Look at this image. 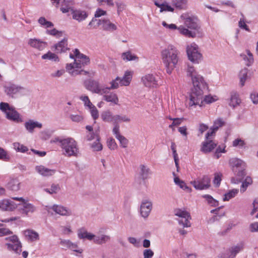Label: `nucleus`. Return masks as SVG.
I'll use <instances>...</instances> for the list:
<instances>
[{
  "instance_id": "obj_40",
  "label": "nucleus",
  "mask_w": 258,
  "mask_h": 258,
  "mask_svg": "<svg viewBox=\"0 0 258 258\" xmlns=\"http://www.w3.org/2000/svg\"><path fill=\"white\" fill-rule=\"evenodd\" d=\"M248 69L244 68L242 69L239 73V77L240 79V84L241 87L244 85L245 82L247 79Z\"/></svg>"
},
{
  "instance_id": "obj_21",
  "label": "nucleus",
  "mask_w": 258,
  "mask_h": 258,
  "mask_svg": "<svg viewBox=\"0 0 258 258\" xmlns=\"http://www.w3.org/2000/svg\"><path fill=\"white\" fill-rule=\"evenodd\" d=\"M142 81L147 87H156L157 85V81L152 74H147L142 78Z\"/></svg>"
},
{
  "instance_id": "obj_43",
  "label": "nucleus",
  "mask_w": 258,
  "mask_h": 258,
  "mask_svg": "<svg viewBox=\"0 0 258 258\" xmlns=\"http://www.w3.org/2000/svg\"><path fill=\"white\" fill-rule=\"evenodd\" d=\"M53 131H51L49 130H44L39 132V137L43 141H47L49 140L51 137Z\"/></svg>"
},
{
  "instance_id": "obj_26",
  "label": "nucleus",
  "mask_w": 258,
  "mask_h": 258,
  "mask_svg": "<svg viewBox=\"0 0 258 258\" xmlns=\"http://www.w3.org/2000/svg\"><path fill=\"white\" fill-rule=\"evenodd\" d=\"M79 59H75L74 62L72 63L77 69H81L82 67L87 65L89 63L90 59L85 55H80Z\"/></svg>"
},
{
  "instance_id": "obj_37",
  "label": "nucleus",
  "mask_w": 258,
  "mask_h": 258,
  "mask_svg": "<svg viewBox=\"0 0 258 258\" xmlns=\"http://www.w3.org/2000/svg\"><path fill=\"white\" fill-rule=\"evenodd\" d=\"M101 117L103 121L115 123V115L109 110L103 111L101 114Z\"/></svg>"
},
{
  "instance_id": "obj_11",
  "label": "nucleus",
  "mask_w": 258,
  "mask_h": 258,
  "mask_svg": "<svg viewBox=\"0 0 258 258\" xmlns=\"http://www.w3.org/2000/svg\"><path fill=\"white\" fill-rule=\"evenodd\" d=\"M175 215L181 219L178 220V223L183 227H189L190 226V223L189 221L191 219L189 213L185 211H182L180 209H177L175 211Z\"/></svg>"
},
{
  "instance_id": "obj_30",
  "label": "nucleus",
  "mask_w": 258,
  "mask_h": 258,
  "mask_svg": "<svg viewBox=\"0 0 258 258\" xmlns=\"http://www.w3.org/2000/svg\"><path fill=\"white\" fill-rule=\"evenodd\" d=\"M241 102L240 99L238 97V95L236 92H232L230 94V101L229 105L234 108L239 105Z\"/></svg>"
},
{
  "instance_id": "obj_5",
  "label": "nucleus",
  "mask_w": 258,
  "mask_h": 258,
  "mask_svg": "<svg viewBox=\"0 0 258 258\" xmlns=\"http://www.w3.org/2000/svg\"><path fill=\"white\" fill-rule=\"evenodd\" d=\"M225 121L222 118L216 119L213 123V125L210 128V130L206 135V141L203 143L202 145H217L216 143L213 140V138L215 136L216 132L218 129L225 125Z\"/></svg>"
},
{
  "instance_id": "obj_7",
  "label": "nucleus",
  "mask_w": 258,
  "mask_h": 258,
  "mask_svg": "<svg viewBox=\"0 0 258 258\" xmlns=\"http://www.w3.org/2000/svg\"><path fill=\"white\" fill-rule=\"evenodd\" d=\"M3 88L6 94L12 98H16L18 94L25 90L23 87L11 82L6 83Z\"/></svg>"
},
{
  "instance_id": "obj_41",
  "label": "nucleus",
  "mask_w": 258,
  "mask_h": 258,
  "mask_svg": "<svg viewBox=\"0 0 258 258\" xmlns=\"http://www.w3.org/2000/svg\"><path fill=\"white\" fill-rule=\"evenodd\" d=\"M216 100V99H215L213 98V97L211 96H205V97L204 98V94L203 95V98H202V102L200 104H197L194 105L192 106H190V104H189V108L192 109L193 108L196 107L197 106H199V107H202L203 105V102H206V103H211L212 102H215Z\"/></svg>"
},
{
  "instance_id": "obj_36",
  "label": "nucleus",
  "mask_w": 258,
  "mask_h": 258,
  "mask_svg": "<svg viewBox=\"0 0 258 258\" xmlns=\"http://www.w3.org/2000/svg\"><path fill=\"white\" fill-rule=\"evenodd\" d=\"M119 80L120 77H117L115 79L112 80L110 82V87H104V89H105V94L109 92V91L110 90H114L118 88L120 86L119 84ZM105 92V90L104 91Z\"/></svg>"
},
{
  "instance_id": "obj_25",
  "label": "nucleus",
  "mask_w": 258,
  "mask_h": 258,
  "mask_svg": "<svg viewBox=\"0 0 258 258\" xmlns=\"http://www.w3.org/2000/svg\"><path fill=\"white\" fill-rule=\"evenodd\" d=\"M62 152L67 156H77L79 152L77 146H62Z\"/></svg>"
},
{
  "instance_id": "obj_64",
  "label": "nucleus",
  "mask_w": 258,
  "mask_h": 258,
  "mask_svg": "<svg viewBox=\"0 0 258 258\" xmlns=\"http://www.w3.org/2000/svg\"><path fill=\"white\" fill-rule=\"evenodd\" d=\"M249 230L251 232H258V222L251 223L249 225Z\"/></svg>"
},
{
  "instance_id": "obj_60",
  "label": "nucleus",
  "mask_w": 258,
  "mask_h": 258,
  "mask_svg": "<svg viewBox=\"0 0 258 258\" xmlns=\"http://www.w3.org/2000/svg\"><path fill=\"white\" fill-rule=\"evenodd\" d=\"M225 147V146H224L223 148H221V146H218V147L216 149L215 152V156L216 157V158L218 159L221 156V153L226 152Z\"/></svg>"
},
{
  "instance_id": "obj_9",
  "label": "nucleus",
  "mask_w": 258,
  "mask_h": 258,
  "mask_svg": "<svg viewBox=\"0 0 258 258\" xmlns=\"http://www.w3.org/2000/svg\"><path fill=\"white\" fill-rule=\"evenodd\" d=\"M86 88L93 93L102 95L105 94V89L104 86H100L98 81L93 80H88L84 82Z\"/></svg>"
},
{
  "instance_id": "obj_59",
  "label": "nucleus",
  "mask_w": 258,
  "mask_h": 258,
  "mask_svg": "<svg viewBox=\"0 0 258 258\" xmlns=\"http://www.w3.org/2000/svg\"><path fill=\"white\" fill-rule=\"evenodd\" d=\"M65 73V71L63 69L57 70L53 73H52L50 74V76L52 78H59L61 77L64 73Z\"/></svg>"
},
{
  "instance_id": "obj_29",
  "label": "nucleus",
  "mask_w": 258,
  "mask_h": 258,
  "mask_svg": "<svg viewBox=\"0 0 258 258\" xmlns=\"http://www.w3.org/2000/svg\"><path fill=\"white\" fill-rule=\"evenodd\" d=\"M132 79V74L131 72H125L123 77L120 78L119 84L120 86H128Z\"/></svg>"
},
{
  "instance_id": "obj_45",
  "label": "nucleus",
  "mask_w": 258,
  "mask_h": 258,
  "mask_svg": "<svg viewBox=\"0 0 258 258\" xmlns=\"http://www.w3.org/2000/svg\"><path fill=\"white\" fill-rule=\"evenodd\" d=\"M252 180L251 178L249 176H247L242 183L240 188V191L241 192L245 191L248 186L252 184Z\"/></svg>"
},
{
  "instance_id": "obj_8",
  "label": "nucleus",
  "mask_w": 258,
  "mask_h": 258,
  "mask_svg": "<svg viewBox=\"0 0 258 258\" xmlns=\"http://www.w3.org/2000/svg\"><path fill=\"white\" fill-rule=\"evenodd\" d=\"M13 200L21 202V204H17L19 212L25 215L29 213H32L35 211L34 207L31 204L27 203L23 198L13 197Z\"/></svg>"
},
{
  "instance_id": "obj_48",
  "label": "nucleus",
  "mask_w": 258,
  "mask_h": 258,
  "mask_svg": "<svg viewBox=\"0 0 258 258\" xmlns=\"http://www.w3.org/2000/svg\"><path fill=\"white\" fill-rule=\"evenodd\" d=\"M172 2L177 8L182 9L185 7L187 0H172Z\"/></svg>"
},
{
  "instance_id": "obj_46",
  "label": "nucleus",
  "mask_w": 258,
  "mask_h": 258,
  "mask_svg": "<svg viewBox=\"0 0 258 258\" xmlns=\"http://www.w3.org/2000/svg\"><path fill=\"white\" fill-rule=\"evenodd\" d=\"M238 190L237 189H233L230 190L228 192L226 193L224 195V198H223L224 201H228L230 199L234 198L238 193Z\"/></svg>"
},
{
  "instance_id": "obj_19",
  "label": "nucleus",
  "mask_w": 258,
  "mask_h": 258,
  "mask_svg": "<svg viewBox=\"0 0 258 258\" xmlns=\"http://www.w3.org/2000/svg\"><path fill=\"white\" fill-rule=\"evenodd\" d=\"M72 18L78 22L85 21L88 17V13L80 9H74L72 13Z\"/></svg>"
},
{
  "instance_id": "obj_50",
  "label": "nucleus",
  "mask_w": 258,
  "mask_h": 258,
  "mask_svg": "<svg viewBox=\"0 0 258 258\" xmlns=\"http://www.w3.org/2000/svg\"><path fill=\"white\" fill-rule=\"evenodd\" d=\"M60 190L58 184H52L50 189L45 188L44 190L50 194H56Z\"/></svg>"
},
{
  "instance_id": "obj_23",
  "label": "nucleus",
  "mask_w": 258,
  "mask_h": 258,
  "mask_svg": "<svg viewBox=\"0 0 258 258\" xmlns=\"http://www.w3.org/2000/svg\"><path fill=\"white\" fill-rule=\"evenodd\" d=\"M28 43L31 47L36 48L39 50L44 49L47 45V43L45 42L36 38L30 39Z\"/></svg>"
},
{
  "instance_id": "obj_55",
  "label": "nucleus",
  "mask_w": 258,
  "mask_h": 258,
  "mask_svg": "<svg viewBox=\"0 0 258 258\" xmlns=\"http://www.w3.org/2000/svg\"><path fill=\"white\" fill-rule=\"evenodd\" d=\"M89 109L93 118L94 120L97 119L99 117V114L98 110L96 108V107L94 105H93L91 106V107H90Z\"/></svg>"
},
{
  "instance_id": "obj_38",
  "label": "nucleus",
  "mask_w": 258,
  "mask_h": 258,
  "mask_svg": "<svg viewBox=\"0 0 258 258\" xmlns=\"http://www.w3.org/2000/svg\"><path fill=\"white\" fill-rule=\"evenodd\" d=\"M110 240V237L109 235L102 234L100 236L95 235L94 242L97 244H103Z\"/></svg>"
},
{
  "instance_id": "obj_61",
  "label": "nucleus",
  "mask_w": 258,
  "mask_h": 258,
  "mask_svg": "<svg viewBox=\"0 0 258 258\" xmlns=\"http://www.w3.org/2000/svg\"><path fill=\"white\" fill-rule=\"evenodd\" d=\"M107 14L106 11L98 8L97 9L94 15V18H99L101 16H105Z\"/></svg>"
},
{
  "instance_id": "obj_58",
  "label": "nucleus",
  "mask_w": 258,
  "mask_h": 258,
  "mask_svg": "<svg viewBox=\"0 0 258 258\" xmlns=\"http://www.w3.org/2000/svg\"><path fill=\"white\" fill-rule=\"evenodd\" d=\"M250 98L252 103L254 104H258V93L255 91L251 92L250 94Z\"/></svg>"
},
{
  "instance_id": "obj_42",
  "label": "nucleus",
  "mask_w": 258,
  "mask_h": 258,
  "mask_svg": "<svg viewBox=\"0 0 258 258\" xmlns=\"http://www.w3.org/2000/svg\"><path fill=\"white\" fill-rule=\"evenodd\" d=\"M103 99L107 102H110L117 104L118 102V98L116 94L111 93L108 95H105L103 96Z\"/></svg>"
},
{
  "instance_id": "obj_10",
  "label": "nucleus",
  "mask_w": 258,
  "mask_h": 258,
  "mask_svg": "<svg viewBox=\"0 0 258 258\" xmlns=\"http://www.w3.org/2000/svg\"><path fill=\"white\" fill-rule=\"evenodd\" d=\"M210 178L207 175H204L202 178H199L190 183L196 189L203 190L210 187Z\"/></svg>"
},
{
  "instance_id": "obj_33",
  "label": "nucleus",
  "mask_w": 258,
  "mask_h": 258,
  "mask_svg": "<svg viewBox=\"0 0 258 258\" xmlns=\"http://www.w3.org/2000/svg\"><path fill=\"white\" fill-rule=\"evenodd\" d=\"M78 236L80 239H87L89 240H94L95 237V235L88 232L84 229H80L78 230Z\"/></svg>"
},
{
  "instance_id": "obj_22",
  "label": "nucleus",
  "mask_w": 258,
  "mask_h": 258,
  "mask_svg": "<svg viewBox=\"0 0 258 258\" xmlns=\"http://www.w3.org/2000/svg\"><path fill=\"white\" fill-rule=\"evenodd\" d=\"M24 126L29 133L32 134L34 132L35 128H41L42 127V124L39 122L30 119L25 123Z\"/></svg>"
},
{
  "instance_id": "obj_44",
  "label": "nucleus",
  "mask_w": 258,
  "mask_h": 258,
  "mask_svg": "<svg viewBox=\"0 0 258 258\" xmlns=\"http://www.w3.org/2000/svg\"><path fill=\"white\" fill-rule=\"evenodd\" d=\"M42 58L43 59H48L55 62L59 61V58L57 55L51 51H48L47 53L43 54L42 56Z\"/></svg>"
},
{
  "instance_id": "obj_35",
  "label": "nucleus",
  "mask_w": 258,
  "mask_h": 258,
  "mask_svg": "<svg viewBox=\"0 0 258 258\" xmlns=\"http://www.w3.org/2000/svg\"><path fill=\"white\" fill-rule=\"evenodd\" d=\"M20 184L17 178L12 179L8 183V187L13 191H17L20 189Z\"/></svg>"
},
{
  "instance_id": "obj_47",
  "label": "nucleus",
  "mask_w": 258,
  "mask_h": 258,
  "mask_svg": "<svg viewBox=\"0 0 258 258\" xmlns=\"http://www.w3.org/2000/svg\"><path fill=\"white\" fill-rule=\"evenodd\" d=\"M203 197L206 199L208 204L212 206L216 207L218 206V202L214 199L211 196L209 195H205Z\"/></svg>"
},
{
  "instance_id": "obj_51",
  "label": "nucleus",
  "mask_w": 258,
  "mask_h": 258,
  "mask_svg": "<svg viewBox=\"0 0 258 258\" xmlns=\"http://www.w3.org/2000/svg\"><path fill=\"white\" fill-rule=\"evenodd\" d=\"M174 181L175 184L179 185L180 188L183 189H186L189 190V191H191V189L189 188V187L186 185L185 183L183 181L181 180L178 177H175Z\"/></svg>"
},
{
  "instance_id": "obj_4",
  "label": "nucleus",
  "mask_w": 258,
  "mask_h": 258,
  "mask_svg": "<svg viewBox=\"0 0 258 258\" xmlns=\"http://www.w3.org/2000/svg\"><path fill=\"white\" fill-rule=\"evenodd\" d=\"M229 164L232 166L234 174L240 181L246 174V163L240 159L233 158L230 159Z\"/></svg>"
},
{
  "instance_id": "obj_57",
  "label": "nucleus",
  "mask_w": 258,
  "mask_h": 258,
  "mask_svg": "<svg viewBox=\"0 0 258 258\" xmlns=\"http://www.w3.org/2000/svg\"><path fill=\"white\" fill-rule=\"evenodd\" d=\"M221 176L222 174L220 173H215V177L213 180V182L214 184L216 185V186H219L220 184V182L221 180Z\"/></svg>"
},
{
  "instance_id": "obj_52",
  "label": "nucleus",
  "mask_w": 258,
  "mask_h": 258,
  "mask_svg": "<svg viewBox=\"0 0 258 258\" xmlns=\"http://www.w3.org/2000/svg\"><path fill=\"white\" fill-rule=\"evenodd\" d=\"M130 120V118L126 115H115V123H117L119 121L129 122Z\"/></svg>"
},
{
  "instance_id": "obj_28",
  "label": "nucleus",
  "mask_w": 258,
  "mask_h": 258,
  "mask_svg": "<svg viewBox=\"0 0 258 258\" xmlns=\"http://www.w3.org/2000/svg\"><path fill=\"white\" fill-rule=\"evenodd\" d=\"M243 249L242 245H235L230 247L226 252L225 258H234L236 254Z\"/></svg>"
},
{
  "instance_id": "obj_2",
  "label": "nucleus",
  "mask_w": 258,
  "mask_h": 258,
  "mask_svg": "<svg viewBox=\"0 0 258 258\" xmlns=\"http://www.w3.org/2000/svg\"><path fill=\"white\" fill-rule=\"evenodd\" d=\"M161 59L166 72L171 74L180 61V53L173 45H168L161 52Z\"/></svg>"
},
{
  "instance_id": "obj_27",
  "label": "nucleus",
  "mask_w": 258,
  "mask_h": 258,
  "mask_svg": "<svg viewBox=\"0 0 258 258\" xmlns=\"http://www.w3.org/2000/svg\"><path fill=\"white\" fill-rule=\"evenodd\" d=\"M74 5V2L73 0H63L61 3L60 11L63 13H66L74 10L73 6Z\"/></svg>"
},
{
  "instance_id": "obj_12",
  "label": "nucleus",
  "mask_w": 258,
  "mask_h": 258,
  "mask_svg": "<svg viewBox=\"0 0 258 258\" xmlns=\"http://www.w3.org/2000/svg\"><path fill=\"white\" fill-rule=\"evenodd\" d=\"M188 59L194 63H199L202 59V54L199 52L196 46H188L186 49Z\"/></svg>"
},
{
  "instance_id": "obj_18",
  "label": "nucleus",
  "mask_w": 258,
  "mask_h": 258,
  "mask_svg": "<svg viewBox=\"0 0 258 258\" xmlns=\"http://www.w3.org/2000/svg\"><path fill=\"white\" fill-rule=\"evenodd\" d=\"M50 143L53 144H60L61 145H76V142L73 138L55 137L50 141Z\"/></svg>"
},
{
  "instance_id": "obj_32",
  "label": "nucleus",
  "mask_w": 258,
  "mask_h": 258,
  "mask_svg": "<svg viewBox=\"0 0 258 258\" xmlns=\"http://www.w3.org/2000/svg\"><path fill=\"white\" fill-rule=\"evenodd\" d=\"M57 53H61L66 51L69 49L67 44V40L63 39L58 43L54 45Z\"/></svg>"
},
{
  "instance_id": "obj_63",
  "label": "nucleus",
  "mask_w": 258,
  "mask_h": 258,
  "mask_svg": "<svg viewBox=\"0 0 258 258\" xmlns=\"http://www.w3.org/2000/svg\"><path fill=\"white\" fill-rule=\"evenodd\" d=\"M12 232L9 229L6 228H0V236L10 235Z\"/></svg>"
},
{
  "instance_id": "obj_53",
  "label": "nucleus",
  "mask_w": 258,
  "mask_h": 258,
  "mask_svg": "<svg viewBox=\"0 0 258 258\" xmlns=\"http://www.w3.org/2000/svg\"><path fill=\"white\" fill-rule=\"evenodd\" d=\"M80 99L84 103L85 106H87L89 108L93 105L87 96L82 95L80 97Z\"/></svg>"
},
{
  "instance_id": "obj_49",
  "label": "nucleus",
  "mask_w": 258,
  "mask_h": 258,
  "mask_svg": "<svg viewBox=\"0 0 258 258\" xmlns=\"http://www.w3.org/2000/svg\"><path fill=\"white\" fill-rule=\"evenodd\" d=\"M122 58L123 60H133L137 59L138 57L132 54L130 51H127L122 53Z\"/></svg>"
},
{
  "instance_id": "obj_14",
  "label": "nucleus",
  "mask_w": 258,
  "mask_h": 258,
  "mask_svg": "<svg viewBox=\"0 0 258 258\" xmlns=\"http://www.w3.org/2000/svg\"><path fill=\"white\" fill-rule=\"evenodd\" d=\"M50 210H52L55 214L62 216H70L72 214L70 209L61 205H54L48 209V212L50 213Z\"/></svg>"
},
{
  "instance_id": "obj_6",
  "label": "nucleus",
  "mask_w": 258,
  "mask_h": 258,
  "mask_svg": "<svg viewBox=\"0 0 258 258\" xmlns=\"http://www.w3.org/2000/svg\"><path fill=\"white\" fill-rule=\"evenodd\" d=\"M0 109L6 113L7 119L16 122H22L23 119L20 113L14 108L10 107L8 103L1 102Z\"/></svg>"
},
{
  "instance_id": "obj_24",
  "label": "nucleus",
  "mask_w": 258,
  "mask_h": 258,
  "mask_svg": "<svg viewBox=\"0 0 258 258\" xmlns=\"http://www.w3.org/2000/svg\"><path fill=\"white\" fill-rule=\"evenodd\" d=\"M35 170L39 174L43 176H51L54 174L56 172V170L55 169H49L43 165L36 166Z\"/></svg>"
},
{
  "instance_id": "obj_54",
  "label": "nucleus",
  "mask_w": 258,
  "mask_h": 258,
  "mask_svg": "<svg viewBox=\"0 0 258 258\" xmlns=\"http://www.w3.org/2000/svg\"><path fill=\"white\" fill-rule=\"evenodd\" d=\"M171 150L173 152V155L174 158V160L175 163V165L177 168V170L178 171V169L179 168V164H178V155L176 153V150L174 146H171Z\"/></svg>"
},
{
  "instance_id": "obj_39",
  "label": "nucleus",
  "mask_w": 258,
  "mask_h": 258,
  "mask_svg": "<svg viewBox=\"0 0 258 258\" xmlns=\"http://www.w3.org/2000/svg\"><path fill=\"white\" fill-rule=\"evenodd\" d=\"M247 55L245 54H241L243 59L246 61V65L248 67L250 66L253 62L254 59L252 54L249 50H246Z\"/></svg>"
},
{
  "instance_id": "obj_16",
  "label": "nucleus",
  "mask_w": 258,
  "mask_h": 258,
  "mask_svg": "<svg viewBox=\"0 0 258 258\" xmlns=\"http://www.w3.org/2000/svg\"><path fill=\"white\" fill-rule=\"evenodd\" d=\"M18 207L17 204L10 200L4 199L0 201V209L6 211H13Z\"/></svg>"
},
{
  "instance_id": "obj_1",
  "label": "nucleus",
  "mask_w": 258,
  "mask_h": 258,
  "mask_svg": "<svg viewBox=\"0 0 258 258\" xmlns=\"http://www.w3.org/2000/svg\"><path fill=\"white\" fill-rule=\"evenodd\" d=\"M186 75L191 78L193 84L190 95V106L200 104L202 102L203 95L207 89V84L194 66L189 64L187 65Z\"/></svg>"
},
{
  "instance_id": "obj_56",
  "label": "nucleus",
  "mask_w": 258,
  "mask_h": 258,
  "mask_svg": "<svg viewBox=\"0 0 258 258\" xmlns=\"http://www.w3.org/2000/svg\"><path fill=\"white\" fill-rule=\"evenodd\" d=\"M70 117L73 121L76 122H80L83 119V116L79 114H71Z\"/></svg>"
},
{
  "instance_id": "obj_34",
  "label": "nucleus",
  "mask_w": 258,
  "mask_h": 258,
  "mask_svg": "<svg viewBox=\"0 0 258 258\" xmlns=\"http://www.w3.org/2000/svg\"><path fill=\"white\" fill-rule=\"evenodd\" d=\"M24 234L29 240L33 241L39 239V234L37 232L30 229L24 231Z\"/></svg>"
},
{
  "instance_id": "obj_17",
  "label": "nucleus",
  "mask_w": 258,
  "mask_h": 258,
  "mask_svg": "<svg viewBox=\"0 0 258 258\" xmlns=\"http://www.w3.org/2000/svg\"><path fill=\"white\" fill-rule=\"evenodd\" d=\"M67 71L72 76H76L79 75H87L89 74L87 71L81 69H77L72 63H67L66 67Z\"/></svg>"
},
{
  "instance_id": "obj_31",
  "label": "nucleus",
  "mask_w": 258,
  "mask_h": 258,
  "mask_svg": "<svg viewBox=\"0 0 258 258\" xmlns=\"http://www.w3.org/2000/svg\"><path fill=\"white\" fill-rule=\"evenodd\" d=\"M140 176L142 180H145L148 178L149 175L151 174L150 169L146 165L142 164L140 166Z\"/></svg>"
},
{
  "instance_id": "obj_15",
  "label": "nucleus",
  "mask_w": 258,
  "mask_h": 258,
  "mask_svg": "<svg viewBox=\"0 0 258 258\" xmlns=\"http://www.w3.org/2000/svg\"><path fill=\"white\" fill-rule=\"evenodd\" d=\"M152 209V203L148 200L142 201L140 206V213L141 216L146 218H147Z\"/></svg>"
},
{
  "instance_id": "obj_20",
  "label": "nucleus",
  "mask_w": 258,
  "mask_h": 258,
  "mask_svg": "<svg viewBox=\"0 0 258 258\" xmlns=\"http://www.w3.org/2000/svg\"><path fill=\"white\" fill-rule=\"evenodd\" d=\"M97 25L102 26V28L105 31H114L117 29L116 26L111 23L109 19H100L98 20Z\"/></svg>"
},
{
  "instance_id": "obj_3",
  "label": "nucleus",
  "mask_w": 258,
  "mask_h": 258,
  "mask_svg": "<svg viewBox=\"0 0 258 258\" xmlns=\"http://www.w3.org/2000/svg\"><path fill=\"white\" fill-rule=\"evenodd\" d=\"M181 18L184 21V24L188 28L194 31H190L182 26H180L178 28V30L180 33L191 38L201 35V28L197 17L183 14L181 16Z\"/></svg>"
},
{
  "instance_id": "obj_62",
  "label": "nucleus",
  "mask_w": 258,
  "mask_h": 258,
  "mask_svg": "<svg viewBox=\"0 0 258 258\" xmlns=\"http://www.w3.org/2000/svg\"><path fill=\"white\" fill-rule=\"evenodd\" d=\"M143 255L144 258H151L154 255V252L150 249H146L144 250Z\"/></svg>"
},
{
  "instance_id": "obj_13",
  "label": "nucleus",
  "mask_w": 258,
  "mask_h": 258,
  "mask_svg": "<svg viewBox=\"0 0 258 258\" xmlns=\"http://www.w3.org/2000/svg\"><path fill=\"white\" fill-rule=\"evenodd\" d=\"M6 240H9L12 243H7L8 248L10 250H14L17 253H20L21 251L22 245L20 241L18 240L16 235H13L6 238Z\"/></svg>"
}]
</instances>
